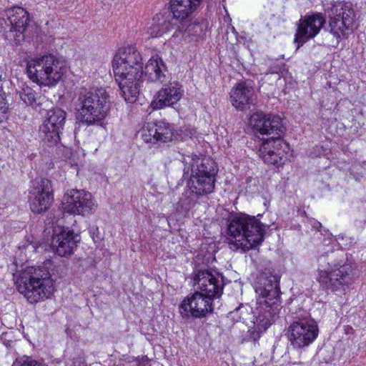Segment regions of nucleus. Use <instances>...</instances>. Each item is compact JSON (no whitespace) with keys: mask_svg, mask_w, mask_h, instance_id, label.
<instances>
[{"mask_svg":"<svg viewBox=\"0 0 366 366\" xmlns=\"http://www.w3.org/2000/svg\"><path fill=\"white\" fill-rule=\"evenodd\" d=\"M183 177L188 178L186 187L177 202L176 210L185 216L197 204V199L213 192L217 169L210 158H199L194 154L189 162L184 159Z\"/></svg>","mask_w":366,"mask_h":366,"instance_id":"obj_1","label":"nucleus"},{"mask_svg":"<svg viewBox=\"0 0 366 366\" xmlns=\"http://www.w3.org/2000/svg\"><path fill=\"white\" fill-rule=\"evenodd\" d=\"M280 276L273 269H265L257 276L255 292L258 295L255 308L256 321L253 330H249V338L257 340L274 321L282 308L280 301Z\"/></svg>","mask_w":366,"mask_h":366,"instance_id":"obj_2","label":"nucleus"},{"mask_svg":"<svg viewBox=\"0 0 366 366\" xmlns=\"http://www.w3.org/2000/svg\"><path fill=\"white\" fill-rule=\"evenodd\" d=\"M112 66L122 96L128 103L135 102L143 82L141 53L133 46L120 49L114 56Z\"/></svg>","mask_w":366,"mask_h":366,"instance_id":"obj_3","label":"nucleus"},{"mask_svg":"<svg viewBox=\"0 0 366 366\" xmlns=\"http://www.w3.org/2000/svg\"><path fill=\"white\" fill-rule=\"evenodd\" d=\"M266 226L254 216L242 214L229 220L227 234L234 239L229 242L231 249L244 252L253 249L264 240Z\"/></svg>","mask_w":366,"mask_h":366,"instance_id":"obj_4","label":"nucleus"},{"mask_svg":"<svg viewBox=\"0 0 366 366\" xmlns=\"http://www.w3.org/2000/svg\"><path fill=\"white\" fill-rule=\"evenodd\" d=\"M16 286L31 304L50 298L54 291L51 274L44 267H27L19 274Z\"/></svg>","mask_w":366,"mask_h":366,"instance_id":"obj_5","label":"nucleus"},{"mask_svg":"<svg viewBox=\"0 0 366 366\" xmlns=\"http://www.w3.org/2000/svg\"><path fill=\"white\" fill-rule=\"evenodd\" d=\"M109 95L104 89L81 91L76 101L77 119L86 126L99 124L108 114Z\"/></svg>","mask_w":366,"mask_h":366,"instance_id":"obj_6","label":"nucleus"},{"mask_svg":"<svg viewBox=\"0 0 366 366\" xmlns=\"http://www.w3.org/2000/svg\"><path fill=\"white\" fill-rule=\"evenodd\" d=\"M29 78L41 86H55L64 74L62 63L53 54L31 59L27 63Z\"/></svg>","mask_w":366,"mask_h":366,"instance_id":"obj_7","label":"nucleus"},{"mask_svg":"<svg viewBox=\"0 0 366 366\" xmlns=\"http://www.w3.org/2000/svg\"><path fill=\"white\" fill-rule=\"evenodd\" d=\"M202 2V0H170V10L174 18L180 21L179 30L184 32L185 39L200 36L204 31L202 24L190 19Z\"/></svg>","mask_w":366,"mask_h":366,"instance_id":"obj_8","label":"nucleus"},{"mask_svg":"<svg viewBox=\"0 0 366 366\" xmlns=\"http://www.w3.org/2000/svg\"><path fill=\"white\" fill-rule=\"evenodd\" d=\"M0 19V27L4 39L19 44L24 39V32L29 23V14L23 8L15 6L6 10Z\"/></svg>","mask_w":366,"mask_h":366,"instance_id":"obj_9","label":"nucleus"},{"mask_svg":"<svg viewBox=\"0 0 366 366\" xmlns=\"http://www.w3.org/2000/svg\"><path fill=\"white\" fill-rule=\"evenodd\" d=\"M317 323L309 315L297 317L288 328V338L295 349H302L312 344L317 337Z\"/></svg>","mask_w":366,"mask_h":366,"instance_id":"obj_10","label":"nucleus"},{"mask_svg":"<svg viewBox=\"0 0 366 366\" xmlns=\"http://www.w3.org/2000/svg\"><path fill=\"white\" fill-rule=\"evenodd\" d=\"M356 277V270L350 264H335L334 268L320 271L318 281L332 291L344 290L345 287L351 285Z\"/></svg>","mask_w":366,"mask_h":366,"instance_id":"obj_11","label":"nucleus"},{"mask_svg":"<svg viewBox=\"0 0 366 366\" xmlns=\"http://www.w3.org/2000/svg\"><path fill=\"white\" fill-rule=\"evenodd\" d=\"M66 119V112L61 108L47 111L45 119L39 127V138L49 147L56 145L60 140Z\"/></svg>","mask_w":366,"mask_h":366,"instance_id":"obj_12","label":"nucleus"},{"mask_svg":"<svg viewBox=\"0 0 366 366\" xmlns=\"http://www.w3.org/2000/svg\"><path fill=\"white\" fill-rule=\"evenodd\" d=\"M29 204L34 214L46 212L54 202V190L51 181L41 178L35 179L29 192Z\"/></svg>","mask_w":366,"mask_h":366,"instance_id":"obj_13","label":"nucleus"},{"mask_svg":"<svg viewBox=\"0 0 366 366\" xmlns=\"http://www.w3.org/2000/svg\"><path fill=\"white\" fill-rule=\"evenodd\" d=\"M215 299L196 290L187 297L179 306V312L183 318H202L214 310Z\"/></svg>","mask_w":366,"mask_h":366,"instance_id":"obj_14","label":"nucleus"},{"mask_svg":"<svg viewBox=\"0 0 366 366\" xmlns=\"http://www.w3.org/2000/svg\"><path fill=\"white\" fill-rule=\"evenodd\" d=\"M63 207L65 212L87 216L95 212L96 205L91 193L84 190L71 189L64 195Z\"/></svg>","mask_w":366,"mask_h":366,"instance_id":"obj_15","label":"nucleus"},{"mask_svg":"<svg viewBox=\"0 0 366 366\" xmlns=\"http://www.w3.org/2000/svg\"><path fill=\"white\" fill-rule=\"evenodd\" d=\"M290 150L289 144L282 139L271 137L264 140L259 149V155L264 163L280 167L287 159Z\"/></svg>","mask_w":366,"mask_h":366,"instance_id":"obj_16","label":"nucleus"},{"mask_svg":"<svg viewBox=\"0 0 366 366\" xmlns=\"http://www.w3.org/2000/svg\"><path fill=\"white\" fill-rule=\"evenodd\" d=\"M194 286L197 290L212 297L219 299L224 289L222 277L214 274L209 269H195L192 273Z\"/></svg>","mask_w":366,"mask_h":366,"instance_id":"obj_17","label":"nucleus"},{"mask_svg":"<svg viewBox=\"0 0 366 366\" xmlns=\"http://www.w3.org/2000/svg\"><path fill=\"white\" fill-rule=\"evenodd\" d=\"M80 239L79 234L73 230L61 227L54 230L51 247L58 255L66 257L73 254Z\"/></svg>","mask_w":366,"mask_h":366,"instance_id":"obj_18","label":"nucleus"},{"mask_svg":"<svg viewBox=\"0 0 366 366\" xmlns=\"http://www.w3.org/2000/svg\"><path fill=\"white\" fill-rule=\"evenodd\" d=\"M249 124L261 134H272V137L280 138L285 131L282 119L276 115L254 113L250 117Z\"/></svg>","mask_w":366,"mask_h":366,"instance_id":"obj_19","label":"nucleus"},{"mask_svg":"<svg viewBox=\"0 0 366 366\" xmlns=\"http://www.w3.org/2000/svg\"><path fill=\"white\" fill-rule=\"evenodd\" d=\"M326 23L325 18L321 13L305 16L300 20L295 41L298 42L297 49L308 39L315 37Z\"/></svg>","mask_w":366,"mask_h":366,"instance_id":"obj_20","label":"nucleus"},{"mask_svg":"<svg viewBox=\"0 0 366 366\" xmlns=\"http://www.w3.org/2000/svg\"><path fill=\"white\" fill-rule=\"evenodd\" d=\"M142 139L146 142H168L177 138L174 126L168 122L147 123L142 130Z\"/></svg>","mask_w":366,"mask_h":366,"instance_id":"obj_21","label":"nucleus"},{"mask_svg":"<svg viewBox=\"0 0 366 366\" xmlns=\"http://www.w3.org/2000/svg\"><path fill=\"white\" fill-rule=\"evenodd\" d=\"M184 94L182 85L177 81L165 84L154 96L151 106L154 109L171 107L179 102Z\"/></svg>","mask_w":366,"mask_h":366,"instance_id":"obj_22","label":"nucleus"},{"mask_svg":"<svg viewBox=\"0 0 366 366\" xmlns=\"http://www.w3.org/2000/svg\"><path fill=\"white\" fill-rule=\"evenodd\" d=\"M254 90L252 86L246 81H242L233 88L230 93V98L232 105L239 110L249 109L250 105L254 104Z\"/></svg>","mask_w":366,"mask_h":366,"instance_id":"obj_23","label":"nucleus"},{"mask_svg":"<svg viewBox=\"0 0 366 366\" xmlns=\"http://www.w3.org/2000/svg\"><path fill=\"white\" fill-rule=\"evenodd\" d=\"M168 70L162 59L158 55L152 56L145 66V76L151 82H165Z\"/></svg>","mask_w":366,"mask_h":366,"instance_id":"obj_24","label":"nucleus"},{"mask_svg":"<svg viewBox=\"0 0 366 366\" xmlns=\"http://www.w3.org/2000/svg\"><path fill=\"white\" fill-rule=\"evenodd\" d=\"M255 311L252 312V309L248 305H244L240 304L239 307H236L234 310L229 312L227 315V320L232 324H234L239 322H247V320H251L252 326H249L248 330H253L254 324L253 322L256 321ZM247 341L256 342L249 338V331H247L246 337Z\"/></svg>","mask_w":366,"mask_h":366,"instance_id":"obj_25","label":"nucleus"},{"mask_svg":"<svg viewBox=\"0 0 366 366\" xmlns=\"http://www.w3.org/2000/svg\"><path fill=\"white\" fill-rule=\"evenodd\" d=\"M350 17V15H347ZM353 24L350 18H345V21L334 16H329V25L327 29L329 32L340 42L342 38H347V31H352Z\"/></svg>","mask_w":366,"mask_h":366,"instance_id":"obj_26","label":"nucleus"},{"mask_svg":"<svg viewBox=\"0 0 366 366\" xmlns=\"http://www.w3.org/2000/svg\"><path fill=\"white\" fill-rule=\"evenodd\" d=\"M328 16H334L335 18L340 19L345 21V18H348L347 15H350L351 24L355 23V13L352 8V4L350 2H335L332 4L331 7L327 10Z\"/></svg>","mask_w":366,"mask_h":366,"instance_id":"obj_27","label":"nucleus"},{"mask_svg":"<svg viewBox=\"0 0 366 366\" xmlns=\"http://www.w3.org/2000/svg\"><path fill=\"white\" fill-rule=\"evenodd\" d=\"M172 24L169 19L162 14H157L152 19V24L149 27L147 33L152 38L162 36L172 28Z\"/></svg>","mask_w":366,"mask_h":366,"instance_id":"obj_28","label":"nucleus"},{"mask_svg":"<svg viewBox=\"0 0 366 366\" xmlns=\"http://www.w3.org/2000/svg\"><path fill=\"white\" fill-rule=\"evenodd\" d=\"M39 97V94L29 86L23 88L20 92L21 99L27 105H34Z\"/></svg>","mask_w":366,"mask_h":366,"instance_id":"obj_29","label":"nucleus"},{"mask_svg":"<svg viewBox=\"0 0 366 366\" xmlns=\"http://www.w3.org/2000/svg\"><path fill=\"white\" fill-rule=\"evenodd\" d=\"M8 109L9 106L6 99V94L0 89V123L7 118Z\"/></svg>","mask_w":366,"mask_h":366,"instance_id":"obj_30","label":"nucleus"},{"mask_svg":"<svg viewBox=\"0 0 366 366\" xmlns=\"http://www.w3.org/2000/svg\"><path fill=\"white\" fill-rule=\"evenodd\" d=\"M39 363L32 357L24 355L16 358L11 366H38Z\"/></svg>","mask_w":366,"mask_h":366,"instance_id":"obj_31","label":"nucleus"},{"mask_svg":"<svg viewBox=\"0 0 366 366\" xmlns=\"http://www.w3.org/2000/svg\"><path fill=\"white\" fill-rule=\"evenodd\" d=\"M89 233L92 235V237L94 242H98L101 239L99 236V228L97 227H92L89 229Z\"/></svg>","mask_w":366,"mask_h":366,"instance_id":"obj_32","label":"nucleus"},{"mask_svg":"<svg viewBox=\"0 0 366 366\" xmlns=\"http://www.w3.org/2000/svg\"><path fill=\"white\" fill-rule=\"evenodd\" d=\"M282 66L279 64H274L269 66L268 71L266 72V74H278L281 71Z\"/></svg>","mask_w":366,"mask_h":366,"instance_id":"obj_33","label":"nucleus"},{"mask_svg":"<svg viewBox=\"0 0 366 366\" xmlns=\"http://www.w3.org/2000/svg\"><path fill=\"white\" fill-rule=\"evenodd\" d=\"M315 224H316L317 225L320 226V227L321 226V224H320V222H316ZM313 227H316V228L317 229V226L314 225Z\"/></svg>","mask_w":366,"mask_h":366,"instance_id":"obj_34","label":"nucleus"},{"mask_svg":"<svg viewBox=\"0 0 366 366\" xmlns=\"http://www.w3.org/2000/svg\"><path fill=\"white\" fill-rule=\"evenodd\" d=\"M232 31L233 33L237 34V31H236V30H235V29H234V26H232Z\"/></svg>","mask_w":366,"mask_h":366,"instance_id":"obj_35","label":"nucleus"},{"mask_svg":"<svg viewBox=\"0 0 366 366\" xmlns=\"http://www.w3.org/2000/svg\"><path fill=\"white\" fill-rule=\"evenodd\" d=\"M38 366H46V365H45V364H43V363H41V362H40V363L38 365Z\"/></svg>","mask_w":366,"mask_h":366,"instance_id":"obj_36","label":"nucleus"}]
</instances>
